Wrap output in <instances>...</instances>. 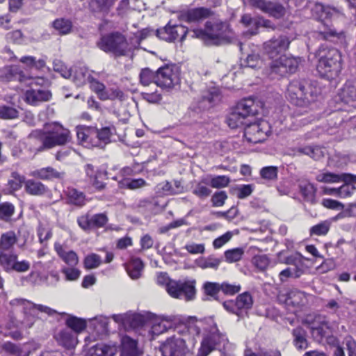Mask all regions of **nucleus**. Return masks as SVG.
Here are the masks:
<instances>
[{
    "label": "nucleus",
    "instance_id": "nucleus-62",
    "mask_svg": "<svg viewBox=\"0 0 356 356\" xmlns=\"http://www.w3.org/2000/svg\"><path fill=\"white\" fill-rule=\"evenodd\" d=\"M102 263L100 256L97 254H90L86 257L84 259V266L87 269L97 268Z\"/></svg>",
    "mask_w": 356,
    "mask_h": 356
},
{
    "label": "nucleus",
    "instance_id": "nucleus-8",
    "mask_svg": "<svg viewBox=\"0 0 356 356\" xmlns=\"http://www.w3.org/2000/svg\"><path fill=\"white\" fill-rule=\"evenodd\" d=\"M305 323L308 325L314 341L320 343H334L332 327L325 316H309Z\"/></svg>",
    "mask_w": 356,
    "mask_h": 356
},
{
    "label": "nucleus",
    "instance_id": "nucleus-1",
    "mask_svg": "<svg viewBox=\"0 0 356 356\" xmlns=\"http://www.w3.org/2000/svg\"><path fill=\"white\" fill-rule=\"evenodd\" d=\"M186 326L193 335L199 336L202 330L204 331L200 349L204 355H209L216 347L224 346L228 341L226 334L218 330L212 316L202 319L191 316L187 320Z\"/></svg>",
    "mask_w": 356,
    "mask_h": 356
},
{
    "label": "nucleus",
    "instance_id": "nucleus-52",
    "mask_svg": "<svg viewBox=\"0 0 356 356\" xmlns=\"http://www.w3.org/2000/svg\"><path fill=\"white\" fill-rule=\"evenodd\" d=\"M260 176L268 181H274L277 178L278 168L275 166H266L260 170Z\"/></svg>",
    "mask_w": 356,
    "mask_h": 356
},
{
    "label": "nucleus",
    "instance_id": "nucleus-61",
    "mask_svg": "<svg viewBox=\"0 0 356 356\" xmlns=\"http://www.w3.org/2000/svg\"><path fill=\"white\" fill-rule=\"evenodd\" d=\"M302 274V270L297 267L287 268L280 273V278L282 282L286 281L288 277H299Z\"/></svg>",
    "mask_w": 356,
    "mask_h": 356
},
{
    "label": "nucleus",
    "instance_id": "nucleus-63",
    "mask_svg": "<svg viewBox=\"0 0 356 356\" xmlns=\"http://www.w3.org/2000/svg\"><path fill=\"white\" fill-rule=\"evenodd\" d=\"M92 229L103 227L108 222V217L105 213H97L90 216Z\"/></svg>",
    "mask_w": 356,
    "mask_h": 356
},
{
    "label": "nucleus",
    "instance_id": "nucleus-39",
    "mask_svg": "<svg viewBox=\"0 0 356 356\" xmlns=\"http://www.w3.org/2000/svg\"><path fill=\"white\" fill-rule=\"evenodd\" d=\"M143 264L140 259L133 258L127 266V271L131 279L136 280L141 275Z\"/></svg>",
    "mask_w": 356,
    "mask_h": 356
},
{
    "label": "nucleus",
    "instance_id": "nucleus-23",
    "mask_svg": "<svg viewBox=\"0 0 356 356\" xmlns=\"http://www.w3.org/2000/svg\"><path fill=\"white\" fill-rule=\"evenodd\" d=\"M51 98V93L47 90H28L25 93L26 102L31 105H38L40 103L47 102Z\"/></svg>",
    "mask_w": 356,
    "mask_h": 356
},
{
    "label": "nucleus",
    "instance_id": "nucleus-44",
    "mask_svg": "<svg viewBox=\"0 0 356 356\" xmlns=\"http://www.w3.org/2000/svg\"><path fill=\"white\" fill-rule=\"evenodd\" d=\"M18 258L14 253H6L0 252V266L7 272L11 271L15 259Z\"/></svg>",
    "mask_w": 356,
    "mask_h": 356
},
{
    "label": "nucleus",
    "instance_id": "nucleus-21",
    "mask_svg": "<svg viewBox=\"0 0 356 356\" xmlns=\"http://www.w3.org/2000/svg\"><path fill=\"white\" fill-rule=\"evenodd\" d=\"M337 101L356 108V87L350 83H346L337 94Z\"/></svg>",
    "mask_w": 356,
    "mask_h": 356
},
{
    "label": "nucleus",
    "instance_id": "nucleus-5",
    "mask_svg": "<svg viewBox=\"0 0 356 356\" xmlns=\"http://www.w3.org/2000/svg\"><path fill=\"white\" fill-rule=\"evenodd\" d=\"M316 70L320 76L328 80L338 77L342 70L341 52L335 48L321 49Z\"/></svg>",
    "mask_w": 356,
    "mask_h": 356
},
{
    "label": "nucleus",
    "instance_id": "nucleus-48",
    "mask_svg": "<svg viewBox=\"0 0 356 356\" xmlns=\"http://www.w3.org/2000/svg\"><path fill=\"white\" fill-rule=\"evenodd\" d=\"M330 225L331 223L327 220L323 221L312 226L309 229V234L311 236H325L328 233Z\"/></svg>",
    "mask_w": 356,
    "mask_h": 356
},
{
    "label": "nucleus",
    "instance_id": "nucleus-16",
    "mask_svg": "<svg viewBox=\"0 0 356 356\" xmlns=\"http://www.w3.org/2000/svg\"><path fill=\"white\" fill-rule=\"evenodd\" d=\"M188 30L182 25H166L163 29L157 30V35L161 39L172 42L175 40L183 41Z\"/></svg>",
    "mask_w": 356,
    "mask_h": 356
},
{
    "label": "nucleus",
    "instance_id": "nucleus-31",
    "mask_svg": "<svg viewBox=\"0 0 356 356\" xmlns=\"http://www.w3.org/2000/svg\"><path fill=\"white\" fill-rule=\"evenodd\" d=\"M24 188L27 193L35 196L43 195L48 191L44 184L34 179H28L24 181Z\"/></svg>",
    "mask_w": 356,
    "mask_h": 356
},
{
    "label": "nucleus",
    "instance_id": "nucleus-32",
    "mask_svg": "<svg viewBox=\"0 0 356 356\" xmlns=\"http://www.w3.org/2000/svg\"><path fill=\"white\" fill-rule=\"evenodd\" d=\"M33 175L43 180H49L63 179L65 176V172H58L52 167H47L34 171Z\"/></svg>",
    "mask_w": 356,
    "mask_h": 356
},
{
    "label": "nucleus",
    "instance_id": "nucleus-53",
    "mask_svg": "<svg viewBox=\"0 0 356 356\" xmlns=\"http://www.w3.org/2000/svg\"><path fill=\"white\" fill-rule=\"evenodd\" d=\"M119 184L120 187H127L129 189H137L145 186L146 182L141 178L135 179H123L119 181Z\"/></svg>",
    "mask_w": 356,
    "mask_h": 356
},
{
    "label": "nucleus",
    "instance_id": "nucleus-24",
    "mask_svg": "<svg viewBox=\"0 0 356 356\" xmlns=\"http://www.w3.org/2000/svg\"><path fill=\"white\" fill-rule=\"evenodd\" d=\"M213 15V12L207 8L200 7L187 10L182 15V17L188 22H198L207 19Z\"/></svg>",
    "mask_w": 356,
    "mask_h": 356
},
{
    "label": "nucleus",
    "instance_id": "nucleus-22",
    "mask_svg": "<svg viewBox=\"0 0 356 356\" xmlns=\"http://www.w3.org/2000/svg\"><path fill=\"white\" fill-rule=\"evenodd\" d=\"M318 35L322 39L334 42H342L346 38L343 31H338L331 25L325 23H323V27L319 30Z\"/></svg>",
    "mask_w": 356,
    "mask_h": 356
},
{
    "label": "nucleus",
    "instance_id": "nucleus-38",
    "mask_svg": "<svg viewBox=\"0 0 356 356\" xmlns=\"http://www.w3.org/2000/svg\"><path fill=\"white\" fill-rule=\"evenodd\" d=\"M67 328L72 330L75 334L81 332L86 327V322L82 318L74 316H68L65 320Z\"/></svg>",
    "mask_w": 356,
    "mask_h": 356
},
{
    "label": "nucleus",
    "instance_id": "nucleus-4",
    "mask_svg": "<svg viewBox=\"0 0 356 356\" xmlns=\"http://www.w3.org/2000/svg\"><path fill=\"white\" fill-rule=\"evenodd\" d=\"M10 305L13 307H19L24 314L22 320H16L11 318L12 325H7V327L10 329L13 327H31L36 321L35 310L45 313L49 316H53L56 313L54 309L42 305H36L29 300L23 298H15L10 302Z\"/></svg>",
    "mask_w": 356,
    "mask_h": 356
},
{
    "label": "nucleus",
    "instance_id": "nucleus-43",
    "mask_svg": "<svg viewBox=\"0 0 356 356\" xmlns=\"http://www.w3.org/2000/svg\"><path fill=\"white\" fill-rule=\"evenodd\" d=\"M207 184L206 179H202L194 186L193 194L202 200L207 198L211 193V190L207 186Z\"/></svg>",
    "mask_w": 356,
    "mask_h": 356
},
{
    "label": "nucleus",
    "instance_id": "nucleus-41",
    "mask_svg": "<svg viewBox=\"0 0 356 356\" xmlns=\"http://www.w3.org/2000/svg\"><path fill=\"white\" fill-rule=\"evenodd\" d=\"M249 121L241 116V113L237 112L235 109L227 116V123L232 129H236L241 126L246 125Z\"/></svg>",
    "mask_w": 356,
    "mask_h": 356
},
{
    "label": "nucleus",
    "instance_id": "nucleus-34",
    "mask_svg": "<svg viewBox=\"0 0 356 356\" xmlns=\"http://www.w3.org/2000/svg\"><path fill=\"white\" fill-rule=\"evenodd\" d=\"M68 203L81 207L86 204V196L83 193L74 188H68L66 191Z\"/></svg>",
    "mask_w": 356,
    "mask_h": 356
},
{
    "label": "nucleus",
    "instance_id": "nucleus-29",
    "mask_svg": "<svg viewBox=\"0 0 356 356\" xmlns=\"http://www.w3.org/2000/svg\"><path fill=\"white\" fill-rule=\"evenodd\" d=\"M116 352L115 346L99 343L91 347L86 356H114Z\"/></svg>",
    "mask_w": 356,
    "mask_h": 356
},
{
    "label": "nucleus",
    "instance_id": "nucleus-11",
    "mask_svg": "<svg viewBox=\"0 0 356 356\" xmlns=\"http://www.w3.org/2000/svg\"><path fill=\"white\" fill-rule=\"evenodd\" d=\"M179 80V70L175 65H166L156 70L155 84L160 88H172Z\"/></svg>",
    "mask_w": 356,
    "mask_h": 356
},
{
    "label": "nucleus",
    "instance_id": "nucleus-33",
    "mask_svg": "<svg viewBox=\"0 0 356 356\" xmlns=\"http://www.w3.org/2000/svg\"><path fill=\"white\" fill-rule=\"evenodd\" d=\"M293 343L298 350H305L308 347L306 331L301 327H297L292 330Z\"/></svg>",
    "mask_w": 356,
    "mask_h": 356
},
{
    "label": "nucleus",
    "instance_id": "nucleus-26",
    "mask_svg": "<svg viewBox=\"0 0 356 356\" xmlns=\"http://www.w3.org/2000/svg\"><path fill=\"white\" fill-rule=\"evenodd\" d=\"M54 249L59 257L69 266L74 267L79 263V257L75 252L69 250L61 244L56 243Z\"/></svg>",
    "mask_w": 356,
    "mask_h": 356
},
{
    "label": "nucleus",
    "instance_id": "nucleus-49",
    "mask_svg": "<svg viewBox=\"0 0 356 356\" xmlns=\"http://www.w3.org/2000/svg\"><path fill=\"white\" fill-rule=\"evenodd\" d=\"M18 111L10 106L0 105V118L3 120H13L18 118Z\"/></svg>",
    "mask_w": 356,
    "mask_h": 356
},
{
    "label": "nucleus",
    "instance_id": "nucleus-36",
    "mask_svg": "<svg viewBox=\"0 0 356 356\" xmlns=\"http://www.w3.org/2000/svg\"><path fill=\"white\" fill-rule=\"evenodd\" d=\"M17 241V238L13 231L2 234L0 237V250L5 252L11 250Z\"/></svg>",
    "mask_w": 356,
    "mask_h": 356
},
{
    "label": "nucleus",
    "instance_id": "nucleus-59",
    "mask_svg": "<svg viewBox=\"0 0 356 356\" xmlns=\"http://www.w3.org/2000/svg\"><path fill=\"white\" fill-rule=\"evenodd\" d=\"M77 138L80 142H87L90 135H93V128L83 126L76 127Z\"/></svg>",
    "mask_w": 356,
    "mask_h": 356
},
{
    "label": "nucleus",
    "instance_id": "nucleus-42",
    "mask_svg": "<svg viewBox=\"0 0 356 356\" xmlns=\"http://www.w3.org/2000/svg\"><path fill=\"white\" fill-rule=\"evenodd\" d=\"M52 26L60 35L69 34L72 29V22L64 18L56 19L53 22Z\"/></svg>",
    "mask_w": 356,
    "mask_h": 356
},
{
    "label": "nucleus",
    "instance_id": "nucleus-25",
    "mask_svg": "<svg viewBox=\"0 0 356 356\" xmlns=\"http://www.w3.org/2000/svg\"><path fill=\"white\" fill-rule=\"evenodd\" d=\"M299 191L304 200L312 204L315 202L316 187L307 179H299L298 181Z\"/></svg>",
    "mask_w": 356,
    "mask_h": 356
},
{
    "label": "nucleus",
    "instance_id": "nucleus-30",
    "mask_svg": "<svg viewBox=\"0 0 356 356\" xmlns=\"http://www.w3.org/2000/svg\"><path fill=\"white\" fill-rule=\"evenodd\" d=\"M91 74L89 73L88 69L84 66L75 67L74 70H72V81L78 86H81L86 84L90 79H91Z\"/></svg>",
    "mask_w": 356,
    "mask_h": 356
},
{
    "label": "nucleus",
    "instance_id": "nucleus-45",
    "mask_svg": "<svg viewBox=\"0 0 356 356\" xmlns=\"http://www.w3.org/2000/svg\"><path fill=\"white\" fill-rule=\"evenodd\" d=\"M15 206L8 202H0V219L9 222L15 213Z\"/></svg>",
    "mask_w": 356,
    "mask_h": 356
},
{
    "label": "nucleus",
    "instance_id": "nucleus-37",
    "mask_svg": "<svg viewBox=\"0 0 356 356\" xmlns=\"http://www.w3.org/2000/svg\"><path fill=\"white\" fill-rule=\"evenodd\" d=\"M117 0H90V10L92 13H106L113 6Z\"/></svg>",
    "mask_w": 356,
    "mask_h": 356
},
{
    "label": "nucleus",
    "instance_id": "nucleus-6",
    "mask_svg": "<svg viewBox=\"0 0 356 356\" xmlns=\"http://www.w3.org/2000/svg\"><path fill=\"white\" fill-rule=\"evenodd\" d=\"M156 282L161 286H165L168 293L172 298L184 299L186 301L193 300L195 295V282L175 281L170 280L165 273L157 275Z\"/></svg>",
    "mask_w": 356,
    "mask_h": 356
},
{
    "label": "nucleus",
    "instance_id": "nucleus-3",
    "mask_svg": "<svg viewBox=\"0 0 356 356\" xmlns=\"http://www.w3.org/2000/svg\"><path fill=\"white\" fill-rule=\"evenodd\" d=\"M192 37L202 40L209 45H220L229 43L232 32L229 26L222 22H207L204 30L196 29L192 31Z\"/></svg>",
    "mask_w": 356,
    "mask_h": 356
},
{
    "label": "nucleus",
    "instance_id": "nucleus-19",
    "mask_svg": "<svg viewBox=\"0 0 356 356\" xmlns=\"http://www.w3.org/2000/svg\"><path fill=\"white\" fill-rule=\"evenodd\" d=\"M237 112L241 113L248 121L258 113L259 105L252 98H246L240 101L234 108Z\"/></svg>",
    "mask_w": 356,
    "mask_h": 356
},
{
    "label": "nucleus",
    "instance_id": "nucleus-57",
    "mask_svg": "<svg viewBox=\"0 0 356 356\" xmlns=\"http://www.w3.org/2000/svg\"><path fill=\"white\" fill-rule=\"evenodd\" d=\"M123 100L124 99V95L122 90L118 88H111L108 90H105L104 93L101 94L102 100L107 99H115Z\"/></svg>",
    "mask_w": 356,
    "mask_h": 356
},
{
    "label": "nucleus",
    "instance_id": "nucleus-17",
    "mask_svg": "<svg viewBox=\"0 0 356 356\" xmlns=\"http://www.w3.org/2000/svg\"><path fill=\"white\" fill-rule=\"evenodd\" d=\"M0 79L2 81H19L20 83L26 82L31 78L26 75L20 67L17 65H11L6 67L0 75Z\"/></svg>",
    "mask_w": 356,
    "mask_h": 356
},
{
    "label": "nucleus",
    "instance_id": "nucleus-10",
    "mask_svg": "<svg viewBox=\"0 0 356 356\" xmlns=\"http://www.w3.org/2000/svg\"><path fill=\"white\" fill-rule=\"evenodd\" d=\"M270 131L269 124L265 120L255 122H248L244 129V137L248 143H259L264 142Z\"/></svg>",
    "mask_w": 356,
    "mask_h": 356
},
{
    "label": "nucleus",
    "instance_id": "nucleus-64",
    "mask_svg": "<svg viewBox=\"0 0 356 356\" xmlns=\"http://www.w3.org/2000/svg\"><path fill=\"white\" fill-rule=\"evenodd\" d=\"M12 179L8 181V186L10 188L14 191L19 190L22 187V184L25 181V178L21 176L17 172H13L11 174Z\"/></svg>",
    "mask_w": 356,
    "mask_h": 356
},
{
    "label": "nucleus",
    "instance_id": "nucleus-12",
    "mask_svg": "<svg viewBox=\"0 0 356 356\" xmlns=\"http://www.w3.org/2000/svg\"><path fill=\"white\" fill-rule=\"evenodd\" d=\"M253 305L252 296L245 292L238 295L236 300H228L223 302L224 308L229 313L234 314L239 318H243L247 314L248 310Z\"/></svg>",
    "mask_w": 356,
    "mask_h": 356
},
{
    "label": "nucleus",
    "instance_id": "nucleus-56",
    "mask_svg": "<svg viewBox=\"0 0 356 356\" xmlns=\"http://www.w3.org/2000/svg\"><path fill=\"white\" fill-rule=\"evenodd\" d=\"M203 289L206 295L217 299V295L220 289V284L217 282H207L203 285Z\"/></svg>",
    "mask_w": 356,
    "mask_h": 356
},
{
    "label": "nucleus",
    "instance_id": "nucleus-9",
    "mask_svg": "<svg viewBox=\"0 0 356 356\" xmlns=\"http://www.w3.org/2000/svg\"><path fill=\"white\" fill-rule=\"evenodd\" d=\"M46 137L44 144H41L37 149L38 152L51 149L56 146L65 145L72 140L70 131L58 122L46 124Z\"/></svg>",
    "mask_w": 356,
    "mask_h": 356
},
{
    "label": "nucleus",
    "instance_id": "nucleus-28",
    "mask_svg": "<svg viewBox=\"0 0 356 356\" xmlns=\"http://www.w3.org/2000/svg\"><path fill=\"white\" fill-rule=\"evenodd\" d=\"M141 354L137 346V341L128 336L122 339V356H138Z\"/></svg>",
    "mask_w": 356,
    "mask_h": 356
},
{
    "label": "nucleus",
    "instance_id": "nucleus-27",
    "mask_svg": "<svg viewBox=\"0 0 356 356\" xmlns=\"http://www.w3.org/2000/svg\"><path fill=\"white\" fill-rule=\"evenodd\" d=\"M55 338L59 344L67 348H72L77 343L76 334L68 328L60 330Z\"/></svg>",
    "mask_w": 356,
    "mask_h": 356
},
{
    "label": "nucleus",
    "instance_id": "nucleus-58",
    "mask_svg": "<svg viewBox=\"0 0 356 356\" xmlns=\"http://www.w3.org/2000/svg\"><path fill=\"white\" fill-rule=\"evenodd\" d=\"M344 184L337 188L339 191V197L346 198L352 195L355 190V187L352 184H356V181H343Z\"/></svg>",
    "mask_w": 356,
    "mask_h": 356
},
{
    "label": "nucleus",
    "instance_id": "nucleus-50",
    "mask_svg": "<svg viewBox=\"0 0 356 356\" xmlns=\"http://www.w3.org/2000/svg\"><path fill=\"white\" fill-rule=\"evenodd\" d=\"M221 96L219 89L212 88L206 91L202 95V100L207 102L209 104L213 105L220 100Z\"/></svg>",
    "mask_w": 356,
    "mask_h": 356
},
{
    "label": "nucleus",
    "instance_id": "nucleus-15",
    "mask_svg": "<svg viewBox=\"0 0 356 356\" xmlns=\"http://www.w3.org/2000/svg\"><path fill=\"white\" fill-rule=\"evenodd\" d=\"M291 41L286 35L273 37L263 44L264 51L270 58H274L286 51Z\"/></svg>",
    "mask_w": 356,
    "mask_h": 356
},
{
    "label": "nucleus",
    "instance_id": "nucleus-20",
    "mask_svg": "<svg viewBox=\"0 0 356 356\" xmlns=\"http://www.w3.org/2000/svg\"><path fill=\"white\" fill-rule=\"evenodd\" d=\"M312 13L314 17L322 19L323 18H332L334 17H339L342 15V12L340 9L324 6L321 3H316L312 8Z\"/></svg>",
    "mask_w": 356,
    "mask_h": 356
},
{
    "label": "nucleus",
    "instance_id": "nucleus-47",
    "mask_svg": "<svg viewBox=\"0 0 356 356\" xmlns=\"http://www.w3.org/2000/svg\"><path fill=\"white\" fill-rule=\"evenodd\" d=\"M243 254L244 249L243 248L227 250L224 253L225 261L227 263H234L240 261Z\"/></svg>",
    "mask_w": 356,
    "mask_h": 356
},
{
    "label": "nucleus",
    "instance_id": "nucleus-35",
    "mask_svg": "<svg viewBox=\"0 0 356 356\" xmlns=\"http://www.w3.org/2000/svg\"><path fill=\"white\" fill-rule=\"evenodd\" d=\"M222 262V259L209 255L207 257H201L195 261L197 266L202 269L212 268L217 270Z\"/></svg>",
    "mask_w": 356,
    "mask_h": 356
},
{
    "label": "nucleus",
    "instance_id": "nucleus-60",
    "mask_svg": "<svg viewBox=\"0 0 356 356\" xmlns=\"http://www.w3.org/2000/svg\"><path fill=\"white\" fill-rule=\"evenodd\" d=\"M230 179L225 175H218L212 177L210 180V185L214 188H220L229 185Z\"/></svg>",
    "mask_w": 356,
    "mask_h": 356
},
{
    "label": "nucleus",
    "instance_id": "nucleus-40",
    "mask_svg": "<svg viewBox=\"0 0 356 356\" xmlns=\"http://www.w3.org/2000/svg\"><path fill=\"white\" fill-rule=\"evenodd\" d=\"M172 321V317L164 316H163L159 321L156 320L151 328L152 333L153 334L159 335L166 332L171 327Z\"/></svg>",
    "mask_w": 356,
    "mask_h": 356
},
{
    "label": "nucleus",
    "instance_id": "nucleus-14",
    "mask_svg": "<svg viewBox=\"0 0 356 356\" xmlns=\"http://www.w3.org/2000/svg\"><path fill=\"white\" fill-rule=\"evenodd\" d=\"M163 356H191L186 339L181 337L168 339L161 346Z\"/></svg>",
    "mask_w": 356,
    "mask_h": 356
},
{
    "label": "nucleus",
    "instance_id": "nucleus-7",
    "mask_svg": "<svg viewBox=\"0 0 356 356\" xmlns=\"http://www.w3.org/2000/svg\"><path fill=\"white\" fill-rule=\"evenodd\" d=\"M97 46L106 53H113L115 56H127L136 49V45L128 42L126 38L118 32L103 35Z\"/></svg>",
    "mask_w": 356,
    "mask_h": 356
},
{
    "label": "nucleus",
    "instance_id": "nucleus-54",
    "mask_svg": "<svg viewBox=\"0 0 356 356\" xmlns=\"http://www.w3.org/2000/svg\"><path fill=\"white\" fill-rule=\"evenodd\" d=\"M241 22L246 27H250V34L255 35L257 33L259 27V21L252 18L250 15L245 14L241 17Z\"/></svg>",
    "mask_w": 356,
    "mask_h": 356
},
{
    "label": "nucleus",
    "instance_id": "nucleus-18",
    "mask_svg": "<svg viewBox=\"0 0 356 356\" xmlns=\"http://www.w3.org/2000/svg\"><path fill=\"white\" fill-rule=\"evenodd\" d=\"M318 182L334 184L341 181H356V175L349 173L335 174L330 172H323L316 177Z\"/></svg>",
    "mask_w": 356,
    "mask_h": 356
},
{
    "label": "nucleus",
    "instance_id": "nucleus-13",
    "mask_svg": "<svg viewBox=\"0 0 356 356\" xmlns=\"http://www.w3.org/2000/svg\"><path fill=\"white\" fill-rule=\"evenodd\" d=\"M299 60L293 56H280L270 63L271 72L282 76L295 73L299 65Z\"/></svg>",
    "mask_w": 356,
    "mask_h": 356
},
{
    "label": "nucleus",
    "instance_id": "nucleus-46",
    "mask_svg": "<svg viewBox=\"0 0 356 356\" xmlns=\"http://www.w3.org/2000/svg\"><path fill=\"white\" fill-rule=\"evenodd\" d=\"M305 294L300 291L293 289L287 293L286 302L287 305L298 306L303 303Z\"/></svg>",
    "mask_w": 356,
    "mask_h": 356
},
{
    "label": "nucleus",
    "instance_id": "nucleus-55",
    "mask_svg": "<svg viewBox=\"0 0 356 356\" xmlns=\"http://www.w3.org/2000/svg\"><path fill=\"white\" fill-rule=\"evenodd\" d=\"M54 70L60 74V75L65 78H70L72 76V70L69 69L65 64L60 59H55L54 60Z\"/></svg>",
    "mask_w": 356,
    "mask_h": 356
},
{
    "label": "nucleus",
    "instance_id": "nucleus-51",
    "mask_svg": "<svg viewBox=\"0 0 356 356\" xmlns=\"http://www.w3.org/2000/svg\"><path fill=\"white\" fill-rule=\"evenodd\" d=\"M156 71L153 72L149 68L143 69L140 73V81L145 86H149L151 83H155Z\"/></svg>",
    "mask_w": 356,
    "mask_h": 356
},
{
    "label": "nucleus",
    "instance_id": "nucleus-2",
    "mask_svg": "<svg viewBox=\"0 0 356 356\" xmlns=\"http://www.w3.org/2000/svg\"><path fill=\"white\" fill-rule=\"evenodd\" d=\"M319 94V88L308 80L295 79L288 85L286 97L293 104L305 107L316 101Z\"/></svg>",
    "mask_w": 356,
    "mask_h": 356
}]
</instances>
